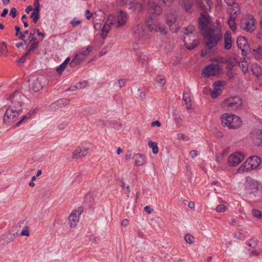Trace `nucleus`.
<instances>
[{"label": "nucleus", "mask_w": 262, "mask_h": 262, "mask_svg": "<svg viewBox=\"0 0 262 262\" xmlns=\"http://www.w3.org/2000/svg\"><path fill=\"white\" fill-rule=\"evenodd\" d=\"M24 96L19 91H16L10 95L7 99L10 104L8 107L4 106L0 112H5L3 117V122L7 125H10L16 121L17 116L22 112L23 98Z\"/></svg>", "instance_id": "nucleus-1"}, {"label": "nucleus", "mask_w": 262, "mask_h": 262, "mask_svg": "<svg viewBox=\"0 0 262 262\" xmlns=\"http://www.w3.org/2000/svg\"><path fill=\"white\" fill-rule=\"evenodd\" d=\"M206 49L201 51V56H205L211 52V50L217 46L222 37L221 30L217 27H211L202 33Z\"/></svg>", "instance_id": "nucleus-2"}, {"label": "nucleus", "mask_w": 262, "mask_h": 262, "mask_svg": "<svg viewBox=\"0 0 262 262\" xmlns=\"http://www.w3.org/2000/svg\"><path fill=\"white\" fill-rule=\"evenodd\" d=\"M222 124L229 128H237L241 126L242 120L235 115L225 113L221 117Z\"/></svg>", "instance_id": "nucleus-3"}, {"label": "nucleus", "mask_w": 262, "mask_h": 262, "mask_svg": "<svg viewBox=\"0 0 262 262\" xmlns=\"http://www.w3.org/2000/svg\"><path fill=\"white\" fill-rule=\"evenodd\" d=\"M243 100L238 96H231L226 98L222 103V106L226 111H236L241 109Z\"/></svg>", "instance_id": "nucleus-4"}, {"label": "nucleus", "mask_w": 262, "mask_h": 262, "mask_svg": "<svg viewBox=\"0 0 262 262\" xmlns=\"http://www.w3.org/2000/svg\"><path fill=\"white\" fill-rule=\"evenodd\" d=\"M91 50L92 47L90 46H88L85 49H82L70 62V66L73 68L79 65L88 56Z\"/></svg>", "instance_id": "nucleus-5"}, {"label": "nucleus", "mask_w": 262, "mask_h": 262, "mask_svg": "<svg viewBox=\"0 0 262 262\" xmlns=\"http://www.w3.org/2000/svg\"><path fill=\"white\" fill-rule=\"evenodd\" d=\"M255 19L252 16L243 19L240 23L242 29L248 32H252L254 30Z\"/></svg>", "instance_id": "nucleus-6"}, {"label": "nucleus", "mask_w": 262, "mask_h": 262, "mask_svg": "<svg viewBox=\"0 0 262 262\" xmlns=\"http://www.w3.org/2000/svg\"><path fill=\"white\" fill-rule=\"evenodd\" d=\"M220 68L217 64L211 63L206 66L202 70V75L206 78L217 75Z\"/></svg>", "instance_id": "nucleus-7"}, {"label": "nucleus", "mask_w": 262, "mask_h": 262, "mask_svg": "<svg viewBox=\"0 0 262 262\" xmlns=\"http://www.w3.org/2000/svg\"><path fill=\"white\" fill-rule=\"evenodd\" d=\"M259 184L258 182L251 178L247 179L246 182L245 192L247 194H252L256 193L258 190Z\"/></svg>", "instance_id": "nucleus-8"}, {"label": "nucleus", "mask_w": 262, "mask_h": 262, "mask_svg": "<svg viewBox=\"0 0 262 262\" xmlns=\"http://www.w3.org/2000/svg\"><path fill=\"white\" fill-rule=\"evenodd\" d=\"M245 156L242 152H235L230 155L228 159V163L230 166H236L244 159Z\"/></svg>", "instance_id": "nucleus-9"}, {"label": "nucleus", "mask_w": 262, "mask_h": 262, "mask_svg": "<svg viewBox=\"0 0 262 262\" xmlns=\"http://www.w3.org/2000/svg\"><path fill=\"white\" fill-rule=\"evenodd\" d=\"M83 211V209L81 208H78V209L74 210L68 219V222L70 224L71 228L75 227L79 222V217Z\"/></svg>", "instance_id": "nucleus-10"}, {"label": "nucleus", "mask_w": 262, "mask_h": 262, "mask_svg": "<svg viewBox=\"0 0 262 262\" xmlns=\"http://www.w3.org/2000/svg\"><path fill=\"white\" fill-rule=\"evenodd\" d=\"M147 11L149 14L155 15H160L162 9L161 6L153 0H149L147 6Z\"/></svg>", "instance_id": "nucleus-11"}, {"label": "nucleus", "mask_w": 262, "mask_h": 262, "mask_svg": "<svg viewBox=\"0 0 262 262\" xmlns=\"http://www.w3.org/2000/svg\"><path fill=\"white\" fill-rule=\"evenodd\" d=\"M236 43L237 47L241 50L242 54L245 56L250 51V47L246 38L244 36H239L237 38Z\"/></svg>", "instance_id": "nucleus-12"}, {"label": "nucleus", "mask_w": 262, "mask_h": 262, "mask_svg": "<svg viewBox=\"0 0 262 262\" xmlns=\"http://www.w3.org/2000/svg\"><path fill=\"white\" fill-rule=\"evenodd\" d=\"M165 20L166 24L169 26L170 30H173L174 29L173 27V26H174L175 30L174 31V32L177 33L179 28L176 24L177 20V15L176 13L173 12L168 13L166 15Z\"/></svg>", "instance_id": "nucleus-13"}, {"label": "nucleus", "mask_w": 262, "mask_h": 262, "mask_svg": "<svg viewBox=\"0 0 262 262\" xmlns=\"http://www.w3.org/2000/svg\"><path fill=\"white\" fill-rule=\"evenodd\" d=\"M184 42L185 47L188 50L194 49L199 43V41L197 39L196 36L193 35L184 37Z\"/></svg>", "instance_id": "nucleus-14"}, {"label": "nucleus", "mask_w": 262, "mask_h": 262, "mask_svg": "<svg viewBox=\"0 0 262 262\" xmlns=\"http://www.w3.org/2000/svg\"><path fill=\"white\" fill-rule=\"evenodd\" d=\"M116 20H113L114 25H115L116 28H120L123 27L126 23L127 15L122 10L119 11V14L117 17L114 16Z\"/></svg>", "instance_id": "nucleus-15"}, {"label": "nucleus", "mask_w": 262, "mask_h": 262, "mask_svg": "<svg viewBox=\"0 0 262 262\" xmlns=\"http://www.w3.org/2000/svg\"><path fill=\"white\" fill-rule=\"evenodd\" d=\"M18 236L17 232L12 233L11 231L2 235L0 238V242H2L4 245H7L13 242Z\"/></svg>", "instance_id": "nucleus-16"}, {"label": "nucleus", "mask_w": 262, "mask_h": 262, "mask_svg": "<svg viewBox=\"0 0 262 262\" xmlns=\"http://www.w3.org/2000/svg\"><path fill=\"white\" fill-rule=\"evenodd\" d=\"M116 20V18L114 17V16L113 15H110L107 18V20L106 21L105 24L104 25L102 29V37L104 38L108 33L110 31V28L111 27V25H114L113 20Z\"/></svg>", "instance_id": "nucleus-17"}, {"label": "nucleus", "mask_w": 262, "mask_h": 262, "mask_svg": "<svg viewBox=\"0 0 262 262\" xmlns=\"http://www.w3.org/2000/svg\"><path fill=\"white\" fill-rule=\"evenodd\" d=\"M89 148L78 146L72 153V158H81L88 154Z\"/></svg>", "instance_id": "nucleus-18"}, {"label": "nucleus", "mask_w": 262, "mask_h": 262, "mask_svg": "<svg viewBox=\"0 0 262 262\" xmlns=\"http://www.w3.org/2000/svg\"><path fill=\"white\" fill-rule=\"evenodd\" d=\"M209 23V18L205 14L201 13V17L199 18V28L201 30L205 31L209 28L207 26Z\"/></svg>", "instance_id": "nucleus-19"}, {"label": "nucleus", "mask_w": 262, "mask_h": 262, "mask_svg": "<svg viewBox=\"0 0 262 262\" xmlns=\"http://www.w3.org/2000/svg\"><path fill=\"white\" fill-rule=\"evenodd\" d=\"M247 161L249 163L250 167L251 169H255L257 168L261 162V159L256 156H253L249 157Z\"/></svg>", "instance_id": "nucleus-20"}, {"label": "nucleus", "mask_w": 262, "mask_h": 262, "mask_svg": "<svg viewBox=\"0 0 262 262\" xmlns=\"http://www.w3.org/2000/svg\"><path fill=\"white\" fill-rule=\"evenodd\" d=\"M214 88L213 91L211 93L210 96L212 98L215 99L219 96L222 92V89L219 87L223 86L222 82L220 81H216L214 84Z\"/></svg>", "instance_id": "nucleus-21"}, {"label": "nucleus", "mask_w": 262, "mask_h": 262, "mask_svg": "<svg viewBox=\"0 0 262 262\" xmlns=\"http://www.w3.org/2000/svg\"><path fill=\"white\" fill-rule=\"evenodd\" d=\"M199 8L202 10L205 13H207L211 9V2L210 0H201L198 3Z\"/></svg>", "instance_id": "nucleus-22"}, {"label": "nucleus", "mask_w": 262, "mask_h": 262, "mask_svg": "<svg viewBox=\"0 0 262 262\" xmlns=\"http://www.w3.org/2000/svg\"><path fill=\"white\" fill-rule=\"evenodd\" d=\"M172 116L178 127H180L182 124V118L181 116L180 112L177 108H174L172 111Z\"/></svg>", "instance_id": "nucleus-23"}, {"label": "nucleus", "mask_w": 262, "mask_h": 262, "mask_svg": "<svg viewBox=\"0 0 262 262\" xmlns=\"http://www.w3.org/2000/svg\"><path fill=\"white\" fill-rule=\"evenodd\" d=\"M232 45V40L230 33L227 32L224 35V48L226 50H229Z\"/></svg>", "instance_id": "nucleus-24"}, {"label": "nucleus", "mask_w": 262, "mask_h": 262, "mask_svg": "<svg viewBox=\"0 0 262 262\" xmlns=\"http://www.w3.org/2000/svg\"><path fill=\"white\" fill-rule=\"evenodd\" d=\"M180 3L187 12H191L192 11L193 0H180Z\"/></svg>", "instance_id": "nucleus-25"}, {"label": "nucleus", "mask_w": 262, "mask_h": 262, "mask_svg": "<svg viewBox=\"0 0 262 262\" xmlns=\"http://www.w3.org/2000/svg\"><path fill=\"white\" fill-rule=\"evenodd\" d=\"M134 159L135 161V165L137 166H142L145 162V157L141 154L135 155Z\"/></svg>", "instance_id": "nucleus-26"}, {"label": "nucleus", "mask_w": 262, "mask_h": 262, "mask_svg": "<svg viewBox=\"0 0 262 262\" xmlns=\"http://www.w3.org/2000/svg\"><path fill=\"white\" fill-rule=\"evenodd\" d=\"M238 61L236 58L234 57H230L226 59V64L227 68L230 71H232L233 68L236 66Z\"/></svg>", "instance_id": "nucleus-27"}, {"label": "nucleus", "mask_w": 262, "mask_h": 262, "mask_svg": "<svg viewBox=\"0 0 262 262\" xmlns=\"http://www.w3.org/2000/svg\"><path fill=\"white\" fill-rule=\"evenodd\" d=\"M253 143L257 146L262 147V131L258 130L253 138Z\"/></svg>", "instance_id": "nucleus-28"}, {"label": "nucleus", "mask_w": 262, "mask_h": 262, "mask_svg": "<svg viewBox=\"0 0 262 262\" xmlns=\"http://www.w3.org/2000/svg\"><path fill=\"white\" fill-rule=\"evenodd\" d=\"M183 101L184 102L183 106L185 108L188 110L191 106V99L190 96L188 93H184L183 96Z\"/></svg>", "instance_id": "nucleus-29"}, {"label": "nucleus", "mask_w": 262, "mask_h": 262, "mask_svg": "<svg viewBox=\"0 0 262 262\" xmlns=\"http://www.w3.org/2000/svg\"><path fill=\"white\" fill-rule=\"evenodd\" d=\"M42 83L39 78H36L34 80L32 84V89L35 92H39L42 89Z\"/></svg>", "instance_id": "nucleus-30"}, {"label": "nucleus", "mask_w": 262, "mask_h": 262, "mask_svg": "<svg viewBox=\"0 0 262 262\" xmlns=\"http://www.w3.org/2000/svg\"><path fill=\"white\" fill-rule=\"evenodd\" d=\"M230 12V16H236L239 13V8L238 4H234L232 6H229L227 9Z\"/></svg>", "instance_id": "nucleus-31"}, {"label": "nucleus", "mask_w": 262, "mask_h": 262, "mask_svg": "<svg viewBox=\"0 0 262 262\" xmlns=\"http://www.w3.org/2000/svg\"><path fill=\"white\" fill-rule=\"evenodd\" d=\"M29 43L30 45H27V47H28V50L27 52L28 53V54H30L31 52L38 48L39 42L37 40H35L33 41L29 42Z\"/></svg>", "instance_id": "nucleus-32"}, {"label": "nucleus", "mask_w": 262, "mask_h": 262, "mask_svg": "<svg viewBox=\"0 0 262 262\" xmlns=\"http://www.w3.org/2000/svg\"><path fill=\"white\" fill-rule=\"evenodd\" d=\"M250 167L249 163L246 160L237 170L238 173H243L250 170H252Z\"/></svg>", "instance_id": "nucleus-33"}, {"label": "nucleus", "mask_w": 262, "mask_h": 262, "mask_svg": "<svg viewBox=\"0 0 262 262\" xmlns=\"http://www.w3.org/2000/svg\"><path fill=\"white\" fill-rule=\"evenodd\" d=\"M184 33L186 36H190L195 35L196 31H195V27L192 25H189L184 29Z\"/></svg>", "instance_id": "nucleus-34"}, {"label": "nucleus", "mask_w": 262, "mask_h": 262, "mask_svg": "<svg viewBox=\"0 0 262 262\" xmlns=\"http://www.w3.org/2000/svg\"><path fill=\"white\" fill-rule=\"evenodd\" d=\"M253 74L256 77L259 76L262 72L261 68L257 64H253L251 68Z\"/></svg>", "instance_id": "nucleus-35"}, {"label": "nucleus", "mask_w": 262, "mask_h": 262, "mask_svg": "<svg viewBox=\"0 0 262 262\" xmlns=\"http://www.w3.org/2000/svg\"><path fill=\"white\" fill-rule=\"evenodd\" d=\"M7 45L5 42H0V56L8 55Z\"/></svg>", "instance_id": "nucleus-36"}, {"label": "nucleus", "mask_w": 262, "mask_h": 262, "mask_svg": "<svg viewBox=\"0 0 262 262\" xmlns=\"http://www.w3.org/2000/svg\"><path fill=\"white\" fill-rule=\"evenodd\" d=\"M245 58H244V60L238 62V66L242 70L244 73H247L248 72V64L247 61L245 60Z\"/></svg>", "instance_id": "nucleus-37"}, {"label": "nucleus", "mask_w": 262, "mask_h": 262, "mask_svg": "<svg viewBox=\"0 0 262 262\" xmlns=\"http://www.w3.org/2000/svg\"><path fill=\"white\" fill-rule=\"evenodd\" d=\"M146 25L149 31H152L156 27L154 19L150 17L146 20Z\"/></svg>", "instance_id": "nucleus-38"}, {"label": "nucleus", "mask_w": 262, "mask_h": 262, "mask_svg": "<svg viewBox=\"0 0 262 262\" xmlns=\"http://www.w3.org/2000/svg\"><path fill=\"white\" fill-rule=\"evenodd\" d=\"M235 16H230V18L228 21V23L230 26V28L232 31H234L236 29V25L235 22Z\"/></svg>", "instance_id": "nucleus-39"}, {"label": "nucleus", "mask_w": 262, "mask_h": 262, "mask_svg": "<svg viewBox=\"0 0 262 262\" xmlns=\"http://www.w3.org/2000/svg\"><path fill=\"white\" fill-rule=\"evenodd\" d=\"M34 113V111H30L28 113H27L26 115L23 116L19 120L18 122L16 123V126H19L22 122L25 121L27 120L28 119L31 118L32 115Z\"/></svg>", "instance_id": "nucleus-40"}, {"label": "nucleus", "mask_w": 262, "mask_h": 262, "mask_svg": "<svg viewBox=\"0 0 262 262\" xmlns=\"http://www.w3.org/2000/svg\"><path fill=\"white\" fill-rule=\"evenodd\" d=\"M148 146L152 149V152L154 154H157L158 152V147L157 143L152 141H149L148 142Z\"/></svg>", "instance_id": "nucleus-41"}, {"label": "nucleus", "mask_w": 262, "mask_h": 262, "mask_svg": "<svg viewBox=\"0 0 262 262\" xmlns=\"http://www.w3.org/2000/svg\"><path fill=\"white\" fill-rule=\"evenodd\" d=\"M14 28L16 31L15 36L18 37L19 39H23L25 41V43H26V40L25 39L24 34H23V33L20 31V28L18 26H16Z\"/></svg>", "instance_id": "nucleus-42"}, {"label": "nucleus", "mask_w": 262, "mask_h": 262, "mask_svg": "<svg viewBox=\"0 0 262 262\" xmlns=\"http://www.w3.org/2000/svg\"><path fill=\"white\" fill-rule=\"evenodd\" d=\"M139 61L142 65H146L148 61V57L146 55L141 54L139 57Z\"/></svg>", "instance_id": "nucleus-43"}, {"label": "nucleus", "mask_w": 262, "mask_h": 262, "mask_svg": "<svg viewBox=\"0 0 262 262\" xmlns=\"http://www.w3.org/2000/svg\"><path fill=\"white\" fill-rule=\"evenodd\" d=\"M184 239L185 242L189 244H191L194 242V237L193 236L191 235L190 234H186L184 236Z\"/></svg>", "instance_id": "nucleus-44"}, {"label": "nucleus", "mask_w": 262, "mask_h": 262, "mask_svg": "<svg viewBox=\"0 0 262 262\" xmlns=\"http://www.w3.org/2000/svg\"><path fill=\"white\" fill-rule=\"evenodd\" d=\"M69 102L70 100L67 98H62L57 101V105L60 106H66L69 103Z\"/></svg>", "instance_id": "nucleus-45"}, {"label": "nucleus", "mask_w": 262, "mask_h": 262, "mask_svg": "<svg viewBox=\"0 0 262 262\" xmlns=\"http://www.w3.org/2000/svg\"><path fill=\"white\" fill-rule=\"evenodd\" d=\"M30 17L33 19V22L36 24L39 19V12L33 11L31 13Z\"/></svg>", "instance_id": "nucleus-46"}, {"label": "nucleus", "mask_w": 262, "mask_h": 262, "mask_svg": "<svg viewBox=\"0 0 262 262\" xmlns=\"http://www.w3.org/2000/svg\"><path fill=\"white\" fill-rule=\"evenodd\" d=\"M155 31L157 32H160L163 35H165L167 33L165 28L164 26H156L155 28Z\"/></svg>", "instance_id": "nucleus-47"}, {"label": "nucleus", "mask_w": 262, "mask_h": 262, "mask_svg": "<svg viewBox=\"0 0 262 262\" xmlns=\"http://www.w3.org/2000/svg\"><path fill=\"white\" fill-rule=\"evenodd\" d=\"M246 244L249 247L252 248H255L257 245V242L256 241L253 239H250L246 242Z\"/></svg>", "instance_id": "nucleus-48"}, {"label": "nucleus", "mask_w": 262, "mask_h": 262, "mask_svg": "<svg viewBox=\"0 0 262 262\" xmlns=\"http://www.w3.org/2000/svg\"><path fill=\"white\" fill-rule=\"evenodd\" d=\"M227 210V207L224 204H220L216 206L215 210L218 212H223Z\"/></svg>", "instance_id": "nucleus-49"}, {"label": "nucleus", "mask_w": 262, "mask_h": 262, "mask_svg": "<svg viewBox=\"0 0 262 262\" xmlns=\"http://www.w3.org/2000/svg\"><path fill=\"white\" fill-rule=\"evenodd\" d=\"M82 83L79 82L77 83L75 85L71 86L69 88V90L72 91L76 90V89H80L84 88L85 85L82 86Z\"/></svg>", "instance_id": "nucleus-50"}, {"label": "nucleus", "mask_w": 262, "mask_h": 262, "mask_svg": "<svg viewBox=\"0 0 262 262\" xmlns=\"http://www.w3.org/2000/svg\"><path fill=\"white\" fill-rule=\"evenodd\" d=\"M252 214L253 216L258 219L262 216L261 212L259 210L253 209L252 210Z\"/></svg>", "instance_id": "nucleus-51"}, {"label": "nucleus", "mask_w": 262, "mask_h": 262, "mask_svg": "<svg viewBox=\"0 0 262 262\" xmlns=\"http://www.w3.org/2000/svg\"><path fill=\"white\" fill-rule=\"evenodd\" d=\"M234 236L235 238L240 239V240H243L245 239V237L244 235L239 232H237L234 233Z\"/></svg>", "instance_id": "nucleus-52"}, {"label": "nucleus", "mask_w": 262, "mask_h": 262, "mask_svg": "<svg viewBox=\"0 0 262 262\" xmlns=\"http://www.w3.org/2000/svg\"><path fill=\"white\" fill-rule=\"evenodd\" d=\"M29 55L27 52L19 59L17 60V62L19 63H23L26 59V57Z\"/></svg>", "instance_id": "nucleus-53"}, {"label": "nucleus", "mask_w": 262, "mask_h": 262, "mask_svg": "<svg viewBox=\"0 0 262 262\" xmlns=\"http://www.w3.org/2000/svg\"><path fill=\"white\" fill-rule=\"evenodd\" d=\"M34 9L33 11L39 12V0H35L33 3Z\"/></svg>", "instance_id": "nucleus-54"}, {"label": "nucleus", "mask_w": 262, "mask_h": 262, "mask_svg": "<svg viewBox=\"0 0 262 262\" xmlns=\"http://www.w3.org/2000/svg\"><path fill=\"white\" fill-rule=\"evenodd\" d=\"M126 82V80L125 79H124V78H122V79H119L117 82H116V84L120 88H121L122 86H123L125 83Z\"/></svg>", "instance_id": "nucleus-55"}, {"label": "nucleus", "mask_w": 262, "mask_h": 262, "mask_svg": "<svg viewBox=\"0 0 262 262\" xmlns=\"http://www.w3.org/2000/svg\"><path fill=\"white\" fill-rule=\"evenodd\" d=\"M157 81L158 83L161 85H164L165 83V78L162 77V76H159L157 77Z\"/></svg>", "instance_id": "nucleus-56"}, {"label": "nucleus", "mask_w": 262, "mask_h": 262, "mask_svg": "<svg viewBox=\"0 0 262 262\" xmlns=\"http://www.w3.org/2000/svg\"><path fill=\"white\" fill-rule=\"evenodd\" d=\"M35 31H31L28 36V40L29 42L33 41V40H37L36 38L34 37Z\"/></svg>", "instance_id": "nucleus-57"}, {"label": "nucleus", "mask_w": 262, "mask_h": 262, "mask_svg": "<svg viewBox=\"0 0 262 262\" xmlns=\"http://www.w3.org/2000/svg\"><path fill=\"white\" fill-rule=\"evenodd\" d=\"M66 68V66H64L62 63L56 69V71L59 73L63 71Z\"/></svg>", "instance_id": "nucleus-58"}, {"label": "nucleus", "mask_w": 262, "mask_h": 262, "mask_svg": "<svg viewBox=\"0 0 262 262\" xmlns=\"http://www.w3.org/2000/svg\"><path fill=\"white\" fill-rule=\"evenodd\" d=\"M163 2V3L167 7H170L172 3L173 2L174 0H161Z\"/></svg>", "instance_id": "nucleus-59"}, {"label": "nucleus", "mask_w": 262, "mask_h": 262, "mask_svg": "<svg viewBox=\"0 0 262 262\" xmlns=\"http://www.w3.org/2000/svg\"><path fill=\"white\" fill-rule=\"evenodd\" d=\"M225 2L228 5V6H232L234 4H237L235 3V0H224Z\"/></svg>", "instance_id": "nucleus-60"}, {"label": "nucleus", "mask_w": 262, "mask_h": 262, "mask_svg": "<svg viewBox=\"0 0 262 262\" xmlns=\"http://www.w3.org/2000/svg\"><path fill=\"white\" fill-rule=\"evenodd\" d=\"M17 10L15 8H12L10 12V15L12 16V17L14 18L16 16Z\"/></svg>", "instance_id": "nucleus-61"}, {"label": "nucleus", "mask_w": 262, "mask_h": 262, "mask_svg": "<svg viewBox=\"0 0 262 262\" xmlns=\"http://www.w3.org/2000/svg\"><path fill=\"white\" fill-rule=\"evenodd\" d=\"M21 236H29L30 235V232L28 229L23 230L20 233Z\"/></svg>", "instance_id": "nucleus-62"}, {"label": "nucleus", "mask_w": 262, "mask_h": 262, "mask_svg": "<svg viewBox=\"0 0 262 262\" xmlns=\"http://www.w3.org/2000/svg\"><path fill=\"white\" fill-rule=\"evenodd\" d=\"M144 211L148 213V214H150L152 211H153V209L151 208L150 206H146L144 208Z\"/></svg>", "instance_id": "nucleus-63"}, {"label": "nucleus", "mask_w": 262, "mask_h": 262, "mask_svg": "<svg viewBox=\"0 0 262 262\" xmlns=\"http://www.w3.org/2000/svg\"><path fill=\"white\" fill-rule=\"evenodd\" d=\"M81 21L79 20H76L74 18L73 20L71 21V24L73 27H75L76 26L80 24Z\"/></svg>", "instance_id": "nucleus-64"}]
</instances>
